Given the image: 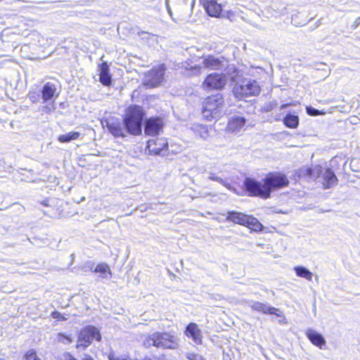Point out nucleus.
I'll return each mask as SVG.
<instances>
[{
	"instance_id": "nucleus-1",
	"label": "nucleus",
	"mask_w": 360,
	"mask_h": 360,
	"mask_svg": "<svg viewBox=\"0 0 360 360\" xmlns=\"http://www.w3.org/2000/svg\"><path fill=\"white\" fill-rule=\"evenodd\" d=\"M145 117L146 112L142 107L131 105L127 108L122 122L118 119L112 118L106 121V127L115 138H125L127 134L139 136L142 133Z\"/></svg>"
},
{
	"instance_id": "nucleus-2",
	"label": "nucleus",
	"mask_w": 360,
	"mask_h": 360,
	"mask_svg": "<svg viewBox=\"0 0 360 360\" xmlns=\"http://www.w3.org/2000/svg\"><path fill=\"white\" fill-rule=\"evenodd\" d=\"M297 175L307 180L318 181L324 189L330 188L338 183V178L332 169L320 165L302 167L298 170Z\"/></svg>"
},
{
	"instance_id": "nucleus-3",
	"label": "nucleus",
	"mask_w": 360,
	"mask_h": 360,
	"mask_svg": "<svg viewBox=\"0 0 360 360\" xmlns=\"http://www.w3.org/2000/svg\"><path fill=\"white\" fill-rule=\"evenodd\" d=\"M179 338L171 332H155L148 335L143 340L145 347H155L157 348L176 349L179 346Z\"/></svg>"
},
{
	"instance_id": "nucleus-4",
	"label": "nucleus",
	"mask_w": 360,
	"mask_h": 360,
	"mask_svg": "<svg viewBox=\"0 0 360 360\" xmlns=\"http://www.w3.org/2000/svg\"><path fill=\"white\" fill-rule=\"evenodd\" d=\"M168 1L169 0H166L165 2L167 10L174 22L184 24L191 21L195 0H178L179 4L174 7V13H173Z\"/></svg>"
},
{
	"instance_id": "nucleus-5",
	"label": "nucleus",
	"mask_w": 360,
	"mask_h": 360,
	"mask_svg": "<svg viewBox=\"0 0 360 360\" xmlns=\"http://www.w3.org/2000/svg\"><path fill=\"white\" fill-rule=\"evenodd\" d=\"M223 103L224 99L220 94L208 96L203 103L202 110L203 116L208 120L219 117Z\"/></svg>"
},
{
	"instance_id": "nucleus-6",
	"label": "nucleus",
	"mask_w": 360,
	"mask_h": 360,
	"mask_svg": "<svg viewBox=\"0 0 360 360\" xmlns=\"http://www.w3.org/2000/svg\"><path fill=\"white\" fill-rule=\"evenodd\" d=\"M244 188L249 196H256L263 199L269 198V191L266 188L264 179L262 182L254 178L247 177L244 181Z\"/></svg>"
},
{
	"instance_id": "nucleus-7",
	"label": "nucleus",
	"mask_w": 360,
	"mask_h": 360,
	"mask_svg": "<svg viewBox=\"0 0 360 360\" xmlns=\"http://www.w3.org/2000/svg\"><path fill=\"white\" fill-rule=\"evenodd\" d=\"M260 91V86L254 79H243L240 83H236L233 87L234 94L240 98L257 96Z\"/></svg>"
},
{
	"instance_id": "nucleus-8",
	"label": "nucleus",
	"mask_w": 360,
	"mask_h": 360,
	"mask_svg": "<svg viewBox=\"0 0 360 360\" xmlns=\"http://www.w3.org/2000/svg\"><path fill=\"white\" fill-rule=\"evenodd\" d=\"M266 188L269 191V197L273 191L288 186L289 180L285 174L280 172H271L264 178Z\"/></svg>"
},
{
	"instance_id": "nucleus-9",
	"label": "nucleus",
	"mask_w": 360,
	"mask_h": 360,
	"mask_svg": "<svg viewBox=\"0 0 360 360\" xmlns=\"http://www.w3.org/2000/svg\"><path fill=\"white\" fill-rule=\"evenodd\" d=\"M94 340L100 341L101 335L97 328L93 326H88L80 331L77 347L79 348L82 347L86 348L91 345Z\"/></svg>"
},
{
	"instance_id": "nucleus-10",
	"label": "nucleus",
	"mask_w": 360,
	"mask_h": 360,
	"mask_svg": "<svg viewBox=\"0 0 360 360\" xmlns=\"http://www.w3.org/2000/svg\"><path fill=\"white\" fill-rule=\"evenodd\" d=\"M165 68L163 65L153 68L146 75L143 84L150 87H156L163 81Z\"/></svg>"
},
{
	"instance_id": "nucleus-11",
	"label": "nucleus",
	"mask_w": 360,
	"mask_h": 360,
	"mask_svg": "<svg viewBox=\"0 0 360 360\" xmlns=\"http://www.w3.org/2000/svg\"><path fill=\"white\" fill-rule=\"evenodd\" d=\"M247 303L248 307L256 311L262 312L264 314H274L278 317L284 318L282 311H281L278 309L266 304L253 300H250Z\"/></svg>"
},
{
	"instance_id": "nucleus-12",
	"label": "nucleus",
	"mask_w": 360,
	"mask_h": 360,
	"mask_svg": "<svg viewBox=\"0 0 360 360\" xmlns=\"http://www.w3.org/2000/svg\"><path fill=\"white\" fill-rule=\"evenodd\" d=\"M226 77L223 74H210L203 82V85L209 89H221L226 84Z\"/></svg>"
},
{
	"instance_id": "nucleus-13",
	"label": "nucleus",
	"mask_w": 360,
	"mask_h": 360,
	"mask_svg": "<svg viewBox=\"0 0 360 360\" xmlns=\"http://www.w3.org/2000/svg\"><path fill=\"white\" fill-rule=\"evenodd\" d=\"M168 143L163 138L150 139L147 142V148L150 154L164 155V150L167 148Z\"/></svg>"
},
{
	"instance_id": "nucleus-14",
	"label": "nucleus",
	"mask_w": 360,
	"mask_h": 360,
	"mask_svg": "<svg viewBox=\"0 0 360 360\" xmlns=\"http://www.w3.org/2000/svg\"><path fill=\"white\" fill-rule=\"evenodd\" d=\"M219 0H200L207 13L212 17H220L223 11V5Z\"/></svg>"
},
{
	"instance_id": "nucleus-15",
	"label": "nucleus",
	"mask_w": 360,
	"mask_h": 360,
	"mask_svg": "<svg viewBox=\"0 0 360 360\" xmlns=\"http://www.w3.org/2000/svg\"><path fill=\"white\" fill-rule=\"evenodd\" d=\"M184 335L188 338L192 339L195 345H201L202 342V334L201 330L195 323H188L185 330Z\"/></svg>"
},
{
	"instance_id": "nucleus-16",
	"label": "nucleus",
	"mask_w": 360,
	"mask_h": 360,
	"mask_svg": "<svg viewBox=\"0 0 360 360\" xmlns=\"http://www.w3.org/2000/svg\"><path fill=\"white\" fill-rule=\"evenodd\" d=\"M162 121L160 118L151 117L145 121L144 131L147 135L155 136L162 129Z\"/></svg>"
},
{
	"instance_id": "nucleus-17",
	"label": "nucleus",
	"mask_w": 360,
	"mask_h": 360,
	"mask_svg": "<svg viewBox=\"0 0 360 360\" xmlns=\"http://www.w3.org/2000/svg\"><path fill=\"white\" fill-rule=\"evenodd\" d=\"M245 123L246 119L244 117L240 115L232 116L228 122L227 129L233 133H239Z\"/></svg>"
},
{
	"instance_id": "nucleus-18",
	"label": "nucleus",
	"mask_w": 360,
	"mask_h": 360,
	"mask_svg": "<svg viewBox=\"0 0 360 360\" xmlns=\"http://www.w3.org/2000/svg\"><path fill=\"white\" fill-rule=\"evenodd\" d=\"M306 335L313 345L320 349H322L326 345V342L324 337L316 330L309 328L306 331Z\"/></svg>"
},
{
	"instance_id": "nucleus-19",
	"label": "nucleus",
	"mask_w": 360,
	"mask_h": 360,
	"mask_svg": "<svg viewBox=\"0 0 360 360\" xmlns=\"http://www.w3.org/2000/svg\"><path fill=\"white\" fill-rule=\"evenodd\" d=\"M56 85L51 82H46L42 87L41 89V98L43 100V103H46L49 101L51 100L55 96H58V94H56Z\"/></svg>"
},
{
	"instance_id": "nucleus-20",
	"label": "nucleus",
	"mask_w": 360,
	"mask_h": 360,
	"mask_svg": "<svg viewBox=\"0 0 360 360\" xmlns=\"http://www.w3.org/2000/svg\"><path fill=\"white\" fill-rule=\"evenodd\" d=\"M249 215L236 211H229L227 212L226 220L227 221H232L235 224L245 226L248 219Z\"/></svg>"
},
{
	"instance_id": "nucleus-21",
	"label": "nucleus",
	"mask_w": 360,
	"mask_h": 360,
	"mask_svg": "<svg viewBox=\"0 0 360 360\" xmlns=\"http://www.w3.org/2000/svg\"><path fill=\"white\" fill-rule=\"evenodd\" d=\"M99 81L105 86H110L112 82L111 75L109 73V68L106 63L99 65Z\"/></svg>"
},
{
	"instance_id": "nucleus-22",
	"label": "nucleus",
	"mask_w": 360,
	"mask_h": 360,
	"mask_svg": "<svg viewBox=\"0 0 360 360\" xmlns=\"http://www.w3.org/2000/svg\"><path fill=\"white\" fill-rule=\"evenodd\" d=\"M222 60L213 56H208L202 58V64L206 68L218 70L221 66Z\"/></svg>"
},
{
	"instance_id": "nucleus-23",
	"label": "nucleus",
	"mask_w": 360,
	"mask_h": 360,
	"mask_svg": "<svg viewBox=\"0 0 360 360\" xmlns=\"http://www.w3.org/2000/svg\"><path fill=\"white\" fill-rule=\"evenodd\" d=\"M138 36L150 46H155L158 43V36L148 32H139Z\"/></svg>"
},
{
	"instance_id": "nucleus-24",
	"label": "nucleus",
	"mask_w": 360,
	"mask_h": 360,
	"mask_svg": "<svg viewBox=\"0 0 360 360\" xmlns=\"http://www.w3.org/2000/svg\"><path fill=\"white\" fill-rule=\"evenodd\" d=\"M300 122L297 115L291 112L288 113L283 118V124L285 127L290 129H296Z\"/></svg>"
},
{
	"instance_id": "nucleus-25",
	"label": "nucleus",
	"mask_w": 360,
	"mask_h": 360,
	"mask_svg": "<svg viewBox=\"0 0 360 360\" xmlns=\"http://www.w3.org/2000/svg\"><path fill=\"white\" fill-rule=\"evenodd\" d=\"M208 174V179L217 181L224 186H225L226 188H228L230 191H234L235 189L232 187L231 184H229L226 179H223L221 176L217 175L216 173L212 172H207Z\"/></svg>"
},
{
	"instance_id": "nucleus-26",
	"label": "nucleus",
	"mask_w": 360,
	"mask_h": 360,
	"mask_svg": "<svg viewBox=\"0 0 360 360\" xmlns=\"http://www.w3.org/2000/svg\"><path fill=\"white\" fill-rule=\"evenodd\" d=\"M294 271L297 276L306 278L308 281L312 280L313 274L306 267L297 266L294 267Z\"/></svg>"
},
{
	"instance_id": "nucleus-27",
	"label": "nucleus",
	"mask_w": 360,
	"mask_h": 360,
	"mask_svg": "<svg viewBox=\"0 0 360 360\" xmlns=\"http://www.w3.org/2000/svg\"><path fill=\"white\" fill-rule=\"evenodd\" d=\"M80 133L78 131H70L65 134L60 135L58 140L60 143H68L73 140H77L79 138Z\"/></svg>"
},
{
	"instance_id": "nucleus-28",
	"label": "nucleus",
	"mask_w": 360,
	"mask_h": 360,
	"mask_svg": "<svg viewBox=\"0 0 360 360\" xmlns=\"http://www.w3.org/2000/svg\"><path fill=\"white\" fill-rule=\"evenodd\" d=\"M245 226L252 229L255 231H261L263 228L262 224L256 218L252 216L248 217Z\"/></svg>"
},
{
	"instance_id": "nucleus-29",
	"label": "nucleus",
	"mask_w": 360,
	"mask_h": 360,
	"mask_svg": "<svg viewBox=\"0 0 360 360\" xmlns=\"http://www.w3.org/2000/svg\"><path fill=\"white\" fill-rule=\"evenodd\" d=\"M57 340L58 342L63 343L64 345H68L72 342V340L70 336L61 333L58 334Z\"/></svg>"
},
{
	"instance_id": "nucleus-30",
	"label": "nucleus",
	"mask_w": 360,
	"mask_h": 360,
	"mask_svg": "<svg viewBox=\"0 0 360 360\" xmlns=\"http://www.w3.org/2000/svg\"><path fill=\"white\" fill-rule=\"evenodd\" d=\"M25 360H41L34 349H30L25 354Z\"/></svg>"
},
{
	"instance_id": "nucleus-31",
	"label": "nucleus",
	"mask_w": 360,
	"mask_h": 360,
	"mask_svg": "<svg viewBox=\"0 0 360 360\" xmlns=\"http://www.w3.org/2000/svg\"><path fill=\"white\" fill-rule=\"evenodd\" d=\"M95 272H98V273H101V274H105V273H109L110 274V269L108 267V266L105 264H98L96 266V267L95 268V270H94Z\"/></svg>"
},
{
	"instance_id": "nucleus-32",
	"label": "nucleus",
	"mask_w": 360,
	"mask_h": 360,
	"mask_svg": "<svg viewBox=\"0 0 360 360\" xmlns=\"http://www.w3.org/2000/svg\"><path fill=\"white\" fill-rule=\"evenodd\" d=\"M307 113L310 116H317L321 114V112L318 110L311 106H308L306 108Z\"/></svg>"
},
{
	"instance_id": "nucleus-33",
	"label": "nucleus",
	"mask_w": 360,
	"mask_h": 360,
	"mask_svg": "<svg viewBox=\"0 0 360 360\" xmlns=\"http://www.w3.org/2000/svg\"><path fill=\"white\" fill-rule=\"evenodd\" d=\"M56 107L55 103L53 101L51 104L44 106L42 110L45 113L50 114L52 112H53L56 110Z\"/></svg>"
},
{
	"instance_id": "nucleus-34",
	"label": "nucleus",
	"mask_w": 360,
	"mask_h": 360,
	"mask_svg": "<svg viewBox=\"0 0 360 360\" xmlns=\"http://www.w3.org/2000/svg\"><path fill=\"white\" fill-rule=\"evenodd\" d=\"M187 359L189 360H205L202 356L194 353H188L187 354Z\"/></svg>"
},
{
	"instance_id": "nucleus-35",
	"label": "nucleus",
	"mask_w": 360,
	"mask_h": 360,
	"mask_svg": "<svg viewBox=\"0 0 360 360\" xmlns=\"http://www.w3.org/2000/svg\"><path fill=\"white\" fill-rule=\"evenodd\" d=\"M51 316L53 319H63V320H65L66 319L64 318L61 314L57 311H53L51 313Z\"/></svg>"
},
{
	"instance_id": "nucleus-36",
	"label": "nucleus",
	"mask_w": 360,
	"mask_h": 360,
	"mask_svg": "<svg viewBox=\"0 0 360 360\" xmlns=\"http://www.w3.org/2000/svg\"><path fill=\"white\" fill-rule=\"evenodd\" d=\"M360 25V17L357 18L355 21L351 25L352 30L356 29Z\"/></svg>"
},
{
	"instance_id": "nucleus-37",
	"label": "nucleus",
	"mask_w": 360,
	"mask_h": 360,
	"mask_svg": "<svg viewBox=\"0 0 360 360\" xmlns=\"http://www.w3.org/2000/svg\"><path fill=\"white\" fill-rule=\"evenodd\" d=\"M65 360H77L76 358H75L72 354L70 353H67L65 354Z\"/></svg>"
},
{
	"instance_id": "nucleus-38",
	"label": "nucleus",
	"mask_w": 360,
	"mask_h": 360,
	"mask_svg": "<svg viewBox=\"0 0 360 360\" xmlns=\"http://www.w3.org/2000/svg\"><path fill=\"white\" fill-rule=\"evenodd\" d=\"M81 360H94L90 355L84 354Z\"/></svg>"
},
{
	"instance_id": "nucleus-39",
	"label": "nucleus",
	"mask_w": 360,
	"mask_h": 360,
	"mask_svg": "<svg viewBox=\"0 0 360 360\" xmlns=\"http://www.w3.org/2000/svg\"><path fill=\"white\" fill-rule=\"evenodd\" d=\"M49 200H45L41 202V205L44 206H49Z\"/></svg>"
},
{
	"instance_id": "nucleus-40",
	"label": "nucleus",
	"mask_w": 360,
	"mask_h": 360,
	"mask_svg": "<svg viewBox=\"0 0 360 360\" xmlns=\"http://www.w3.org/2000/svg\"><path fill=\"white\" fill-rule=\"evenodd\" d=\"M287 106V104H283L281 106V109H284Z\"/></svg>"
},
{
	"instance_id": "nucleus-41",
	"label": "nucleus",
	"mask_w": 360,
	"mask_h": 360,
	"mask_svg": "<svg viewBox=\"0 0 360 360\" xmlns=\"http://www.w3.org/2000/svg\"><path fill=\"white\" fill-rule=\"evenodd\" d=\"M30 99H32V101H34L37 98L34 96H30Z\"/></svg>"
},
{
	"instance_id": "nucleus-42",
	"label": "nucleus",
	"mask_w": 360,
	"mask_h": 360,
	"mask_svg": "<svg viewBox=\"0 0 360 360\" xmlns=\"http://www.w3.org/2000/svg\"><path fill=\"white\" fill-rule=\"evenodd\" d=\"M319 24H320V20H319L317 21V22H316V27H318Z\"/></svg>"
},
{
	"instance_id": "nucleus-43",
	"label": "nucleus",
	"mask_w": 360,
	"mask_h": 360,
	"mask_svg": "<svg viewBox=\"0 0 360 360\" xmlns=\"http://www.w3.org/2000/svg\"><path fill=\"white\" fill-rule=\"evenodd\" d=\"M295 20V17H294V16H293V17L292 18V22H294Z\"/></svg>"
},
{
	"instance_id": "nucleus-44",
	"label": "nucleus",
	"mask_w": 360,
	"mask_h": 360,
	"mask_svg": "<svg viewBox=\"0 0 360 360\" xmlns=\"http://www.w3.org/2000/svg\"><path fill=\"white\" fill-rule=\"evenodd\" d=\"M0 360H4V359H2L0 358Z\"/></svg>"
}]
</instances>
